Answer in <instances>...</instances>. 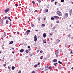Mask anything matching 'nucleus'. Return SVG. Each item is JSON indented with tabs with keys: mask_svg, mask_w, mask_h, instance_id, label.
<instances>
[{
	"mask_svg": "<svg viewBox=\"0 0 73 73\" xmlns=\"http://www.w3.org/2000/svg\"><path fill=\"white\" fill-rule=\"evenodd\" d=\"M56 13L58 14V16H61L62 13L61 12L58 11L56 12Z\"/></svg>",
	"mask_w": 73,
	"mask_h": 73,
	"instance_id": "1",
	"label": "nucleus"
},
{
	"mask_svg": "<svg viewBox=\"0 0 73 73\" xmlns=\"http://www.w3.org/2000/svg\"><path fill=\"white\" fill-rule=\"evenodd\" d=\"M68 17V13H66L64 15V18L65 19H66L67 17Z\"/></svg>",
	"mask_w": 73,
	"mask_h": 73,
	"instance_id": "2",
	"label": "nucleus"
},
{
	"mask_svg": "<svg viewBox=\"0 0 73 73\" xmlns=\"http://www.w3.org/2000/svg\"><path fill=\"white\" fill-rule=\"evenodd\" d=\"M30 32V30H28L27 31H26L25 32V35H28V34H29V33Z\"/></svg>",
	"mask_w": 73,
	"mask_h": 73,
	"instance_id": "3",
	"label": "nucleus"
},
{
	"mask_svg": "<svg viewBox=\"0 0 73 73\" xmlns=\"http://www.w3.org/2000/svg\"><path fill=\"white\" fill-rule=\"evenodd\" d=\"M37 36L35 35L34 37V40L35 41H37Z\"/></svg>",
	"mask_w": 73,
	"mask_h": 73,
	"instance_id": "4",
	"label": "nucleus"
},
{
	"mask_svg": "<svg viewBox=\"0 0 73 73\" xmlns=\"http://www.w3.org/2000/svg\"><path fill=\"white\" fill-rule=\"evenodd\" d=\"M10 11L9 9H7L5 10V13H7V12H8V11Z\"/></svg>",
	"mask_w": 73,
	"mask_h": 73,
	"instance_id": "5",
	"label": "nucleus"
},
{
	"mask_svg": "<svg viewBox=\"0 0 73 73\" xmlns=\"http://www.w3.org/2000/svg\"><path fill=\"white\" fill-rule=\"evenodd\" d=\"M54 17L55 19H59L60 18V17H58L57 16H54Z\"/></svg>",
	"mask_w": 73,
	"mask_h": 73,
	"instance_id": "6",
	"label": "nucleus"
},
{
	"mask_svg": "<svg viewBox=\"0 0 73 73\" xmlns=\"http://www.w3.org/2000/svg\"><path fill=\"white\" fill-rule=\"evenodd\" d=\"M43 37L44 38H45V37H46V33H44L43 34Z\"/></svg>",
	"mask_w": 73,
	"mask_h": 73,
	"instance_id": "7",
	"label": "nucleus"
},
{
	"mask_svg": "<svg viewBox=\"0 0 73 73\" xmlns=\"http://www.w3.org/2000/svg\"><path fill=\"white\" fill-rule=\"evenodd\" d=\"M57 59H54L53 60V62H57Z\"/></svg>",
	"mask_w": 73,
	"mask_h": 73,
	"instance_id": "8",
	"label": "nucleus"
},
{
	"mask_svg": "<svg viewBox=\"0 0 73 73\" xmlns=\"http://www.w3.org/2000/svg\"><path fill=\"white\" fill-rule=\"evenodd\" d=\"M55 54L56 56V57H58V52H55Z\"/></svg>",
	"mask_w": 73,
	"mask_h": 73,
	"instance_id": "9",
	"label": "nucleus"
},
{
	"mask_svg": "<svg viewBox=\"0 0 73 73\" xmlns=\"http://www.w3.org/2000/svg\"><path fill=\"white\" fill-rule=\"evenodd\" d=\"M72 9H71L69 11L70 14H72Z\"/></svg>",
	"mask_w": 73,
	"mask_h": 73,
	"instance_id": "10",
	"label": "nucleus"
},
{
	"mask_svg": "<svg viewBox=\"0 0 73 73\" xmlns=\"http://www.w3.org/2000/svg\"><path fill=\"white\" fill-rule=\"evenodd\" d=\"M15 66H13L11 67V69H12V70H14V69H15Z\"/></svg>",
	"mask_w": 73,
	"mask_h": 73,
	"instance_id": "11",
	"label": "nucleus"
},
{
	"mask_svg": "<svg viewBox=\"0 0 73 73\" xmlns=\"http://www.w3.org/2000/svg\"><path fill=\"white\" fill-rule=\"evenodd\" d=\"M13 43V41H11V42H10L9 43V44H12Z\"/></svg>",
	"mask_w": 73,
	"mask_h": 73,
	"instance_id": "12",
	"label": "nucleus"
},
{
	"mask_svg": "<svg viewBox=\"0 0 73 73\" xmlns=\"http://www.w3.org/2000/svg\"><path fill=\"white\" fill-rule=\"evenodd\" d=\"M20 52H24V49H21L20 50Z\"/></svg>",
	"mask_w": 73,
	"mask_h": 73,
	"instance_id": "13",
	"label": "nucleus"
},
{
	"mask_svg": "<svg viewBox=\"0 0 73 73\" xmlns=\"http://www.w3.org/2000/svg\"><path fill=\"white\" fill-rule=\"evenodd\" d=\"M43 42L44 43H46V41H45V40H43Z\"/></svg>",
	"mask_w": 73,
	"mask_h": 73,
	"instance_id": "14",
	"label": "nucleus"
},
{
	"mask_svg": "<svg viewBox=\"0 0 73 73\" xmlns=\"http://www.w3.org/2000/svg\"><path fill=\"white\" fill-rule=\"evenodd\" d=\"M8 21L6 20V24H8Z\"/></svg>",
	"mask_w": 73,
	"mask_h": 73,
	"instance_id": "15",
	"label": "nucleus"
},
{
	"mask_svg": "<svg viewBox=\"0 0 73 73\" xmlns=\"http://www.w3.org/2000/svg\"><path fill=\"white\" fill-rule=\"evenodd\" d=\"M51 20H54V18L52 17L51 18Z\"/></svg>",
	"mask_w": 73,
	"mask_h": 73,
	"instance_id": "16",
	"label": "nucleus"
},
{
	"mask_svg": "<svg viewBox=\"0 0 73 73\" xmlns=\"http://www.w3.org/2000/svg\"><path fill=\"white\" fill-rule=\"evenodd\" d=\"M58 63H59V64H62V63L61 62H60V61H59L58 62Z\"/></svg>",
	"mask_w": 73,
	"mask_h": 73,
	"instance_id": "17",
	"label": "nucleus"
},
{
	"mask_svg": "<svg viewBox=\"0 0 73 73\" xmlns=\"http://www.w3.org/2000/svg\"><path fill=\"white\" fill-rule=\"evenodd\" d=\"M8 19H9L10 21H12V20H11V19L10 18V17H8Z\"/></svg>",
	"mask_w": 73,
	"mask_h": 73,
	"instance_id": "18",
	"label": "nucleus"
},
{
	"mask_svg": "<svg viewBox=\"0 0 73 73\" xmlns=\"http://www.w3.org/2000/svg\"><path fill=\"white\" fill-rule=\"evenodd\" d=\"M5 19H7V20L8 19V17L7 16H6L5 17Z\"/></svg>",
	"mask_w": 73,
	"mask_h": 73,
	"instance_id": "19",
	"label": "nucleus"
},
{
	"mask_svg": "<svg viewBox=\"0 0 73 73\" xmlns=\"http://www.w3.org/2000/svg\"><path fill=\"white\" fill-rule=\"evenodd\" d=\"M60 40H59V39H57V43H58V42H60Z\"/></svg>",
	"mask_w": 73,
	"mask_h": 73,
	"instance_id": "20",
	"label": "nucleus"
},
{
	"mask_svg": "<svg viewBox=\"0 0 73 73\" xmlns=\"http://www.w3.org/2000/svg\"><path fill=\"white\" fill-rule=\"evenodd\" d=\"M29 52V51H28V50H26V52L27 53H28Z\"/></svg>",
	"mask_w": 73,
	"mask_h": 73,
	"instance_id": "21",
	"label": "nucleus"
},
{
	"mask_svg": "<svg viewBox=\"0 0 73 73\" xmlns=\"http://www.w3.org/2000/svg\"><path fill=\"white\" fill-rule=\"evenodd\" d=\"M4 36H6V34L5 33V32L4 33Z\"/></svg>",
	"mask_w": 73,
	"mask_h": 73,
	"instance_id": "22",
	"label": "nucleus"
},
{
	"mask_svg": "<svg viewBox=\"0 0 73 73\" xmlns=\"http://www.w3.org/2000/svg\"><path fill=\"white\" fill-rule=\"evenodd\" d=\"M11 26H12V24H11V23H10V25L9 26V27H11Z\"/></svg>",
	"mask_w": 73,
	"mask_h": 73,
	"instance_id": "23",
	"label": "nucleus"
},
{
	"mask_svg": "<svg viewBox=\"0 0 73 73\" xmlns=\"http://www.w3.org/2000/svg\"><path fill=\"white\" fill-rule=\"evenodd\" d=\"M37 65H35L34 66V67L35 68H36V67H37Z\"/></svg>",
	"mask_w": 73,
	"mask_h": 73,
	"instance_id": "24",
	"label": "nucleus"
},
{
	"mask_svg": "<svg viewBox=\"0 0 73 73\" xmlns=\"http://www.w3.org/2000/svg\"><path fill=\"white\" fill-rule=\"evenodd\" d=\"M49 69H52V67H49L48 68Z\"/></svg>",
	"mask_w": 73,
	"mask_h": 73,
	"instance_id": "25",
	"label": "nucleus"
},
{
	"mask_svg": "<svg viewBox=\"0 0 73 73\" xmlns=\"http://www.w3.org/2000/svg\"><path fill=\"white\" fill-rule=\"evenodd\" d=\"M61 1L62 3H63V2H64V0H61Z\"/></svg>",
	"mask_w": 73,
	"mask_h": 73,
	"instance_id": "26",
	"label": "nucleus"
},
{
	"mask_svg": "<svg viewBox=\"0 0 73 73\" xmlns=\"http://www.w3.org/2000/svg\"><path fill=\"white\" fill-rule=\"evenodd\" d=\"M32 3L33 4H35V1H33Z\"/></svg>",
	"mask_w": 73,
	"mask_h": 73,
	"instance_id": "27",
	"label": "nucleus"
},
{
	"mask_svg": "<svg viewBox=\"0 0 73 73\" xmlns=\"http://www.w3.org/2000/svg\"><path fill=\"white\" fill-rule=\"evenodd\" d=\"M38 2L39 3H41V0H39L38 1Z\"/></svg>",
	"mask_w": 73,
	"mask_h": 73,
	"instance_id": "28",
	"label": "nucleus"
},
{
	"mask_svg": "<svg viewBox=\"0 0 73 73\" xmlns=\"http://www.w3.org/2000/svg\"><path fill=\"white\" fill-rule=\"evenodd\" d=\"M59 21H56V23H59Z\"/></svg>",
	"mask_w": 73,
	"mask_h": 73,
	"instance_id": "29",
	"label": "nucleus"
},
{
	"mask_svg": "<svg viewBox=\"0 0 73 73\" xmlns=\"http://www.w3.org/2000/svg\"><path fill=\"white\" fill-rule=\"evenodd\" d=\"M31 27H34V25L33 24L31 25Z\"/></svg>",
	"mask_w": 73,
	"mask_h": 73,
	"instance_id": "30",
	"label": "nucleus"
},
{
	"mask_svg": "<svg viewBox=\"0 0 73 73\" xmlns=\"http://www.w3.org/2000/svg\"><path fill=\"white\" fill-rule=\"evenodd\" d=\"M40 62L38 63V64H37L38 65H40Z\"/></svg>",
	"mask_w": 73,
	"mask_h": 73,
	"instance_id": "31",
	"label": "nucleus"
},
{
	"mask_svg": "<svg viewBox=\"0 0 73 73\" xmlns=\"http://www.w3.org/2000/svg\"><path fill=\"white\" fill-rule=\"evenodd\" d=\"M31 73H36V72H35L33 71V72H32Z\"/></svg>",
	"mask_w": 73,
	"mask_h": 73,
	"instance_id": "32",
	"label": "nucleus"
},
{
	"mask_svg": "<svg viewBox=\"0 0 73 73\" xmlns=\"http://www.w3.org/2000/svg\"><path fill=\"white\" fill-rule=\"evenodd\" d=\"M34 12H37V10H36Z\"/></svg>",
	"mask_w": 73,
	"mask_h": 73,
	"instance_id": "33",
	"label": "nucleus"
},
{
	"mask_svg": "<svg viewBox=\"0 0 73 73\" xmlns=\"http://www.w3.org/2000/svg\"><path fill=\"white\" fill-rule=\"evenodd\" d=\"M3 66H6V64H3Z\"/></svg>",
	"mask_w": 73,
	"mask_h": 73,
	"instance_id": "34",
	"label": "nucleus"
},
{
	"mask_svg": "<svg viewBox=\"0 0 73 73\" xmlns=\"http://www.w3.org/2000/svg\"><path fill=\"white\" fill-rule=\"evenodd\" d=\"M21 71H20V70H19V72H18V73H21Z\"/></svg>",
	"mask_w": 73,
	"mask_h": 73,
	"instance_id": "35",
	"label": "nucleus"
},
{
	"mask_svg": "<svg viewBox=\"0 0 73 73\" xmlns=\"http://www.w3.org/2000/svg\"><path fill=\"white\" fill-rule=\"evenodd\" d=\"M56 4H57V2H55V3H54L55 5H56Z\"/></svg>",
	"mask_w": 73,
	"mask_h": 73,
	"instance_id": "36",
	"label": "nucleus"
},
{
	"mask_svg": "<svg viewBox=\"0 0 73 73\" xmlns=\"http://www.w3.org/2000/svg\"><path fill=\"white\" fill-rule=\"evenodd\" d=\"M28 48H31V47L29 46H28L27 47Z\"/></svg>",
	"mask_w": 73,
	"mask_h": 73,
	"instance_id": "37",
	"label": "nucleus"
},
{
	"mask_svg": "<svg viewBox=\"0 0 73 73\" xmlns=\"http://www.w3.org/2000/svg\"><path fill=\"white\" fill-rule=\"evenodd\" d=\"M46 12H48V9H47L46 10Z\"/></svg>",
	"mask_w": 73,
	"mask_h": 73,
	"instance_id": "38",
	"label": "nucleus"
},
{
	"mask_svg": "<svg viewBox=\"0 0 73 73\" xmlns=\"http://www.w3.org/2000/svg\"><path fill=\"white\" fill-rule=\"evenodd\" d=\"M54 0H51V2H53V1H54Z\"/></svg>",
	"mask_w": 73,
	"mask_h": 73,
	"instance_id": "39",
	"label": "nucleus"
},
{
	"mask_svg": "<svg viewBox=\"0 0 73 73\" xmlns=\"http://www.w3.org/2000/svg\"><path fill=\"white\" fill-rule=\"evenodd\" d=\"M42 26H45V24H42Z\"/></svg>",
	"mask_w": 73,
	"mask_h": 73,
	"instance_id": "40",
	"label": "nucleus"
},
{
	"mask_svg": "<svg viewBox=\"0 0 73 73\" xmlns=\"http://www.w3.org/2000/svg\"><path fill=\"white\" fill-rule=\"evenodd\" d=\"M40 53H42V51L41 50L40 51Z\"/></svg>",
	"mask_w": 73,
	"mask_h": 73,
	"instance_id": "41",
	"label": "nucleus"
},
{
	"mask_svg": "<svg viewBox=\"0 0 73 73\" xmlns=\"http://www.w3.org/2000/svg\"><path fill=\"white\" fill-rule=\"evenodd\" d=\"M68 36L69 37H70V35H68Z\"/></svg>",
	"mask_w": 73,
	"mask_h": 73,
	"instance_id": "42",
	"label": "nucleus"
},
{
	"mask_svg": "<svg viewBox=\"0 0 73 73\" xmlns=\"http://www.w3.org/2000/svg\"><path fill=\"white\" fill-rule=\"evenodd\" d=\"M15 6H16V7H17V6H18V5L17 4H16Z\"/></svg>",
	"mask_w": 73,
	"mask_h": 73,
	"instance_id": "43",
	"label": "nucleus"
},
{
	"mask_svg": "<svg viewBox=\"0 0 73 73\" xmlns=\"http://www.w3.org/2000/svg\"><path fill=\"white\" fill-rule=\"evenodd\" d=\"M46 68H48V66H46Z\"/></svg>",
	"mask_w": 73,
	"mask_h": 73,
	"instance_id": "44",
	"label": "nucleus"
},
{
	"mask_svg": "<svg viewBox=\"0 0 73 73\" xmlns=\"http://www.w3.org/2000/svg\"><path fill=\"white\" fill-rule=\"evenodd\" d=\"M56 28V27H54L53 28H52V29H54Z\"/></svg>",
	"mask_w": 73,
	"mask_h": 73,
	"instance_id": "45",
	"label": "nucleus"
},
{
	"mask_svg": "<svg viewBox=\"0 0 73 73\" xmlns=\"http://www.w3.org/2000/svg\"><path fill=\"white\" fill-rule=\"evenodd\" d=\"M40 70H43V68H41L40 69Z\"/></svg>",
	"mask_w": 73,
	"mask_h": 73,
	"instance_id": "46",
	"label": "nucleus"
},
{
	"mask_svg": "<svg viewBox=\"0 0 73 73\" xmlns=\"http://www.w3.org/2000/svg\"><path fill=\"white\" fill-rule=\"evenodd\" d=\"M49 35L52 36V33H49Z\"/></svg>",
	"mask_w": 73,
	"mask_h": 73,
	"instance_id": "47",
	"label": "nucleus"
},
{
	"mask_svg": "<svg viewBox=\"0 0 73 73\" xmlns=\"http://www.w3.org/2000/svg\"><path fill=\"white\" fill-rule=\"evenodd\" d=\"M62 52V50H61V49H60V53H61Z\"/></svg>",
	"mask_w": 73,
	"mask_h": 73,
	"instance_id": "48",
	"label": "nucleus"
},
{
	"mask_svg": "<svg viewBox=\"0 0 73 73\" xmlns=\"http://www.w3.org/2000/svg\"><path fill=\"white\" fill-rule=\"evenodd\" d=\"M8 69H10V68L9 67V66H8Z\"/></svg>",
	"mask_w": 73,
	"mask_h": 73,
	"instance_id": "49",
	"label": "nucleus"
},
{
	"mask_svg": "<svg viewBox=\"0 0 73 73\" xmlns=\"http://www.w3.org/2000/svg\"><path fill=\"white\" fill-rule=\"evenodd\" d=\"M5 60H4V59H3V60H1V61H4Z\"/></svg>",
	"mask_w": 73,
	"mask_h": 73,
	"instance_id": "50",
	"label": "nucleus"
},
{
	"mask_svg": "<svg viewBox=\"0 0 73 73\" xmlns=\"http://www.w3.org/2000/svg\"><path fill=\"white\" fill-rule=\"evenodd\" d=\"M17 34H18V35H19V32H17Z\"/></svg>",
	"mask_w": 73,
	"mask_h": 73,
	"instance_id": "51",
	"label": "nucleus"
},
{
	"mask_svg": "<svg viewBox=\"0 0 73 73\" xmlns=\"http://www.w3.org/2000/svg\"><path fill=\"white\" fill-rule=\"evenodd\" d=\"M71 38L72 40H73V37H72Z\"/></svg>",
	"mask_w": 73,
	"mask_h": 73,
	"instance_id": "52",
	"label": "nucleus"
},
{
	"mask_svg": "<svg viewBox=\"0 0 73 73\" xmlns=\"http://www.w3.org/2000/svg\"><path fill=\"white\" fill-rule=\"evenodd\" d=\"M58 5H59V6L61 5V4H60V3H58Z\"/></svg>",
	"mask_w": 73,
	"mask_h": 73,
	"instance_id": "53",
	"label": "nucleus"
},
{
	"mask_svg": "<svg viewBox=\"0 0 73 73\" xmlns=\"http://www.w3.org/2000/svg\"><path fill=\"white\" fill-rule=\"evenodd\" d=\"M54 65H55V66H56V64H55V63L54 64Z\"/></svg>",
	"mask_w": 73,
	"mask_h": 73,
	"instance_id": "54",
	"label": "nucleus"
},
{
	"mask_svg": "<svg viewBox=\"0 0 73 73\" xmlns=\"http://www.w3.org/2000/svg\"><path fill=\"white\" fill-rule=\"evenodd\" d=\"M29 51L31 50V49L30 48L29 49Z\"/></svg>",
	"mask_w": 73,
	"mask_h": 73,
	"instance_id": "55",
	"label": "nucleus"
},
{
	"mask_svg": "<svg viewBox=\"0 0 73 73\" xmlns=\"http://www.w3.org/2000/svg\"><path fill=\"white\" fill-rule=\"evenodd\" d=\"M40 11H42V9H40Z\"/></svg>",
	"mask_w": 73,
	"mask_h": 73,
	"instance_id": "56",
	"label": "nucleus"
},
{
	"mask_svg": "<svg viewBox=\"0 0 73 73\" xmlns=\"http://www.w3.org/2000/svg\"><path fill=\"white\" fill-rule=\"evenodd\" d=\"M40 59H42V57H40Z\"/></svg>",
	"mask_w": 73,
	"mask_h": 73,
	"instance_id": "57",
	"label": "nucleus"
},
{
	"mask_svg": "<svg viewBox=\"0 0 73 73\" xmlns=\"http://www.w3.org/2000/svg\"><path fill=\"white\" fill-rule=\"evenodd\" d=\"M55 64H56V65H57V63H56Z\"/></svg>",
	"mask_w": 73,
	"mask_h": 73,
	"instance_id": "58",
	"label": "nucleus"
},
{
	"mask_svg": "<svg viewBox=\"0 0 73 73\" xmlns=\"http://www.w3.org/2000/svg\"><path fill=\"white\" fill-rule=\"evenodd\" d=\"M12 53H13V54L15 53L14 52H12Z\"/></svg>",
	"mask_w": 73,
	"mask_h": 73,
	"instance_id": "59",
	"label": "nucleus"
},
{
	"mask_svg": "<svg viewBox=\"0 0 73 73\" xmlns=\"http://www.w3.org/2000/svg\"><path fill=\"white\" fill-rule=\"evenodd\" d=\"M13 50H14V48H12Z\"/></svg>",
	"mask_w": 73,
	"mask_h": 73,
	"instance_id": "60",
	"label": "nucleus"
},
{
	"mask_svg": "<svg viewBox=\"0 0 73 73\" xmlns=\"http://www.w3.org/2000/svg\"><path fill=\"white\" fill-rule=\"evenodd\" d=\"M2 49H4V47H2Z\"/></svg>",
	"mask_w": 73,
	"mask_h": 73,
	"instance_id": "61",
	"label": "nucleus"
},
{
	"mask_svg": "<svg viewBox=\"0 0 73 73\" xmlns=\"http://www.w3.org/2000/svg\"><path fill=\"white\" fill-rule=\"evenodd\" d=\"M30 56H32V54H31L30 55Z\"/></svg>",
	"mask_w": 73,
	"mask_h": 73,
	"instance_id": "62",
	"label": "nucleus"
},
{
	"mask_svg": "<svg viewBox=\"0 0 73 73\" xmlns=\"http://www.w3.org/2000/svg\"><path fill=\"white\" fill-rule=\"evenodd\" d=\"M71 3H72V4H73V2H71Z\"/></svg>",
	"mask_w": 73,
	"mask_h": 73,
	"instance_id": "63",
	"label": "nucleus"
},
{
	"mask_svg": "<svg viewBox=\"0 0 73 73\" xmlns=\"http://www.w3.org/2000/svg\"><path fill=\"white\" fill-rule=\"evenodd\" d=\"M72 69H73V67H72V68H71Z\"/></svg>",
	"mask_w": 73,
	"mask_h": 73,
	"instance_id": "64",
	"label": "nucleus"
}]
</instances>
